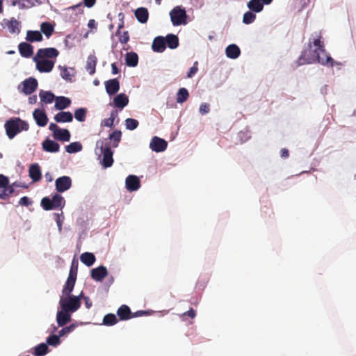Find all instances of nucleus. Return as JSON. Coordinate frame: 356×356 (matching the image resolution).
I'll list each match as a JSON object with an SVG mask.
<instances>
[{"instance_id": "obj_60", "label": "nucleus", "mask_w": 356, "mask_h": 356, "mask_svg": "<svg viewBox=\"0 0 356 356\" xmlns=\"http://www.w3.org/2000/svg\"><path fill=\"white\" fill-rule=\"evenodd\" d=\"M182 316H188L191 318H194L196 316V312L193 308H191L188 311L184 312L182 314Z\"/></svg>"}, {"instance_id": "obj_30", "label": "nucleus", "mask_w": 356, "mask_h": 356, "mask_svg": "<svg viewBox=\"0 0 356 356\" xmlns=\"http://www.w3.org/2000/svg\"><path fill=\"white\" fill-rule=\"evenodd\" d=\"M43 39L42 33L38 31H27L26 40L28 42H40Z\"/></svg>"}, {"instance_id": "obj_33", "label": "nucleus", "mask_w": 356, "mask_h": 356, "mask_svg": "<svg viewBox=\"0 0 356 356\" xmlns=\"http://www.w3.org/2000/svg\"><path fill=\"white\" fill-rule=\"evenodd\" d=\"M165 45L170 49H175L179 45V38L177 35L173 34H168L165 38Z\"/></svg>"}, {"instance_id": "obj_21", "label": "nucleus", "mask_w": 356, "mask_h": 356, "mask_svg": "<svg viewBox=\"0 0 356 356\" xmlns=\"http://www.w3.org/2000/svg\"><path fill=\"white\" fill-rule=\"evenodd\" d=\"M42 148L47 152H58L60 149V145L58 143L50 139H46L42 143Z\"/></svg>"}, {"instance_id": "obj_9", "label": "nucleus", "mask_w": 356, "mask_h": 356, "mask_svg": "<svg viewBox=\"0 0 356 356\" xmlns=\"http://www.w3.org/2000/svg\"><path fill=\"white\" fill-rule=\"evenodd\" d=\"M168 143L164 140L157 136H154L150 142L149 147L151 149L156 152H163L166 149Z\"/></svg>"}, {"instance_id": "obj_58", "label": "nucleus", "mask_w": 356, "mask_h": 356, "mask_svg": "<svg viewBox=\"0 0 356 356\" xmlns=\"http://www.w3.org/2000/svg\"><path fill=\"white\" fill-rule=\"evenodd\" d=\"M19 204L22 206H26L28 207L31 204V202L30 201L29 198L26 196H24L22 198H20L19 201Z\"/></svg>"}, {"instance_id": "obj_2", "label": "nucleus", "mask_w": 356, "mask_h": 356, "mask_svg": "<svg viewBox=\"0 0 356 356\" xmlns=\"http://www.w3.org/2000/svg\"><path fill=\"white\" fill-rule=\"evenodd\" d=\"M96 149L99 151V156H102L101 164L104 168H110L113 163V152L108 139H100L96 142Z\"/></svg>"}, {"instance_id": "obj_24", "label": "nucleus", "mask_w": 356, "mask_h": 356, "mask_svg": "<svg viewBox=\"0 0 356 356\" xmlns=\"http://www.w3.org/2000/svg\"><path fill=\"white\" fill-rule=\"evenodd\" d=\"M122 138V132L120 130H115L108 136V141L110 142L111 148H115L118 146Z\"/></svg>"}, {"instance_id": "obj_31", "label": "nucleus", "mask_w": 356, "mask_h": 356, "mask_svg": "<svg viewBox=\"0 0 356 356\" xmlns=\"http://www.w3.org/2000/svg\"><path fill=\"white\" fill-rule=\"evenodd\" d=\"M81 261L86 266L90 267L94 264L96 258L94 254L91 252H84L80 257Z\"/></svg>"}, {"instance_id": "obj_32", "label": "nucleus", "mask_w": 356, "mask_h": 356, "mask_svg": "<svg viewBox=\"0 0 356 356\" xmlns=\"http://www.w3.org/2000/svg\"><path fill=\"white\" fill-rule=\"evenodd\" d=\"M75 282L71 277L67 279L63 289L62 290V295L60 296H72L71 293L74 289Z\"/></svg>"}, {"instance_id": "obj_52", "label": "nucleus", "mask_w": 356, "mask_h": 356, "mask_svg": "<svg viewBox=\"0 0 356 356\" xmlns=\"http://www.w3.org/2000/svg\"><path fill=\"white\" fill-rule=\"evenodd\" d=\"M7 187H13L9 185L8 178L3 175H0V188L6 189Z\"/></svg>"}, {"instance_id": "obj_12", "label": "nucleus", "mask_w": 356, "mask_h": 356, "mask_svg": "<svg viewBox=\"0 0 356 356\" xmlns=\"http://www.w3.org/2000/svg\"><path fill=\"white\" fill-rule=\"evenodd\" d=\"M107 275L108 270L104 266L93 268L90 271L91 278L97 282H102Z\"/></svg>"}, {"instance_id": "obj_14", "label": "nucleus", "mask_w": 356, "mask_h": 356, "mask_svg": "<svg viewBox=\"0 0 356 356\" xmlns=\"http://www.w3.org/2000/svg\"><path fill=\"white\" fill-rule=\"evenodd\" d=\"M126 187L129 191H136L139 189L140 186V180L138 177L135 175H129L126 178Z\"/></svg>"}, {"instance_id": "obj_34", "label": "nucleus", "mask_w": 356, "mask_h": 356, "mask_svg": "<svg viewBox=\"0 0 356 356\" xmlns=\"http://www.w3.org/2000/svg\"><path fill=\"white\" fill-rule=\"evenodd\" d=\"M39 96L41 102L45 104H51L56 97L51 92L44 90H40Z\"/></svg>"}, {"instance_id": "obj_56", "label": "nucleus", "mask_w": 356, "mask_h": 356, "mask_svg": "<svg viewBox=\"0 0 356 356\" xmlns=\"http://www.w3.org/2000/svg\"><path fill=\"white\" fill-rule=\"evenodd\" d=\"M210 111V106L207 103H202L200 106V112L202 115L208 113Z\"/></svg>"}, {"instance_id": "obj_53", "label": "nucleus", "mask_w": 356, "mask_h": 356, "mask_svg": "<svg viewBox=\"0 0 356 356\" xmlns=\"http://www.w3.org/2000/svg\"><path fill=\"white\" fill-rule=\"evenodd\" d=\"M77 269H78V263L76 262V266L74 267V261H73L67 279H70L71 277L72 279H74V282H76Z\"/></svg>"}, {"instance_id": "obj_50", "label": "nucleus", "mask_w": 356, "mask_h": 356, "mask_svg": "<svg viewBox=\"0 0 356 356\" xmlns=\"http://www.w3.org/2000/svg\"><path fill=\"white\" fill-rule=\"evenodd\" d=\"M14 192L13 187H7L6 189L0 188V198L6 199Z\"/></svg>"}, {"instance_id": "obj_38", "label": "nucleus", "mask_w": 356, "mask_h": 356, "mask_svg": "<svg viewBox=\"0 0 356 356\" xmlns=\"http://www.w3.org/2000/svg\"><path fill=\"white\" fill-rule=\"evenodd\" d=\"M51 202L54 205V209L57 208H63L65 206V200L61 195L55 193L51 198Z\"/></svg>"}, {"instance_id": "obj_18", "label": "nucleus", "mask_w": 356, "mask_h": 356, "mask_svg": "<svg viewBox=\"0 0 356 356\" xmlns=\"http://www.w3.org/2000/svg\"><path fill=\"white\" fill-rule=\"evenodd\" d=\"M71 314L69 312H65L61 309L60 311L57 312L56 321L58 326H64L71 321Z\"/></svg>"}, {"instance_id": "obj_59", "label": "nucleus", "mask_w": 356, "mask_h": 356, "mask_svg": "<svg viewBox=\"0 0 356 356\" xmlns=\"http://www.w3.org/2000/svg\"><path fill=\"white\" fill-rule=\"evenodd\" d=\"M49 129L53 133V136H54L60 128H59L56 124L51 123Z\"/></svg>"}, {"instance_id": "obj_35", "label": "nucleus", "mask_w": 356, "mask_h": 356, "mask_svg": "<svg viewBox=\"0 0 356 356\" xmlns=\"http://www.w3.org/2000/svg\"><path fill=\"white\" fill-rule=\"evenodd\" d=\"M126 64L129 67H136L138 63V54L135 52H129L126 54Z\"/></svg>"}, {"instance_id": "obj_3", "label": "nucleus", "mask_w": 356, "mask_h": 356, "mask_svg": "<svg viewBox=\"0 0 356 356\" xmlns=\"http://www.w3.org/2000/svg\"><path fill=\"white\" fill-rule=\"evenodd\" d=\"M4 127L8 137L13 139L21 131H28L29 125L26 121L19 118H13L5 122Z\"/></svg>"}, {"instance_id": "obj_17", "label": "nucleus", "mask_w": 356, "mask_h": 356, "mask_svg": "<svg viewBox=\"0 0 356 356\" xmlns=\"http://www.w3.org/2000/svg\"><path fill=\"white\" fill-rule=\"evenodd\" d=\"M29 177L33 182L39 181L42 178L40 167L38 163L31 164L29 170Z\"/></svg>"}, {"instance_id": "obj_5", "label": "nucleus", "mask_w": 356, "mask_h": 356, "mask_svg": "<svg viewBox=\"0 0 356 356\" xmlns=\"http://www.w3.org/2000/svg\"><path fill=\"white\" fill-rule=\"evenodd\" d=\"M171 22L174 26L185 25L187 23V15L185 8L181 6L175 7L170 12Z\"/></svg>"}, {"instance_id": "obj_54", "label": "nucleus", "mask_w": 356, "mask_h": 356, "mask_svg": "<svg viewBox=\"0 0 356 356\" xmlns=\"http://www.w3.org/2000/svg\"><path fill=\"white\" fill-rule=\"evenodd\" d=\"M119 35V41L122 44H126L129 40V35L128 31H124L122 34H118Z\"/></svg>"}, {"instance_id": "obj_11", "label": "nucleus", "mask_w": 356, "mask_h": 356, "mask_svg": "<svg viewBox=\"0 0 356 356\" xmlns=\"http://www.w3.org/2000/svg\"><path fill=\"white\" fill-rule=\"evenodd\" d=\"M22 83L23 86L22 92L26 95L32 94L38 87L37 80L32 77L25 79Z\"/></svg>"}, {"instance_id": "obj_61", "label": "nucleus", "mask_w": 356, "mask_h": 356, "mask_svg": "<svg viewBox=\"0 0 356 356\" xmlns=\"http://www.w3.org/2000/svg\"><path fill=\"white\" fill-rule=\"evenodd\" d=\"M113 124H114V121L111 119V118H107V119H105L102 121V125L103 126H105V127H111L113 126Z\"/></svg>"}, {"instance_id": "obj_13", "label": "nucleus", "mask_w": 356, "mask_h": 356, "mask_svg": "<svg viewBox=\"0 0 356 356\" xmlns=\"http://www.w3.org/2000/svg\"><path fill=\"white\" fill-rule=\"evenodd\" d=\"M33 116L39 127H44L48 122L47 116L44 111L37 108L33 113Z\"/></svg>"}, {"instance_id": "obj_1", "label": "nucleus", "mask_w": 356, "mask_h": 356, "mask_svg": "<svg viewBox=\"0 0 356 356\" xmlns=\"http://www.w3.org/2000/svg\"><path fill=\"white\" fill-rule=\"evenodd\" d=\"M318 63L323 65L333 67L335 62L333 58L327 54L324 49V52H312V50H304L298 59V65Z\"/></svg>"}, {"instance_id": "obj_15", "label": "nucleus", "mask_w": 356, "mask_h": 356, "mask_svg": "<svg viewBox=\"0 0 356 356\" xmlns=\"http://www.w3.org/2000/svg\"><path fill=\"white\" fill-rule=\"evenodd\" d=\"M106 92L109 95L116 94L120 90V83L117 79H110L105 82Z\"/></svg>"}, {"instance_id": "obj_10", "label": "nucleus", "mask_w": 356, "mask_h": 356, "mask_svg": "<svg viewBox=\"0 0 356 356\" xmlns=\"http://www.w3.org/2000/svg\"><path fill=\"white\" fill-rule=\"evenodd\" d=\"M59 54V51L54 47L39 49L36 53L37 58H56Z\"/></svg>"}, {"instance_id": "obj_41", "label": "nucleus", "mask_w": 356, "mask_h": 356, "mask_svg": "<svg viewBox=\"0 0 356 356\" xmlns=\"http://www.w3.org/2000/svg\"><path fill=\"white\" fill-rule=\"evenodd\" d=\"M189 97V93L185 88L179 89L177 94V102L182 104L185 102Z\"/></svg>"}, {"instance_id": "obj_55", "label": "nucleus", "mask_w": 356, "mask_h": 356, "mask_svg": "<svg viewBox=\"0 0 356 356\" xmlns=\"http://www.w3.org/2000/svg\"><path fill=\"white\" fill-rule=\"evenodd\" d=\"M197 65H198V63L197 61H195L193 64V66H192L188 74H187V77L188 78H191L193 77L197 72L198 70V68H197Z\"/></svg>"}, {"instance_id": "obj_43", "label": "nucleus", "mask_w": 356, "mask_h": 356, "mask_svg": "<svg viewBox=\"0 0 356 356\" xmlns=\"http://www.w3.org/2000/svg\"><path fill=\"white\" fill-rule=\"evenodd\" d=\"M6 26L10 33H15L19 32V22L13 17L6 23Z\"/></svg>"}, {"instance_id": "obj_4", "label": "nucleus", "mask_w": 356, "mask_h": 356, "mask_svg": "<svg viewBox=\"0 0 356 356\" xmlns=\"http://www.w3.org/2000/svg\"><path fill=\"white\" fill-rule=\"evenodd\" d=\"M83 293H81L79 296H60L59 300V305L60 308L65 312H69L74 313L77 311L81 307V300Z\"/></svg>"}, {"instance_id": "obj_47", "label": "nucleus", "mask_w": 356, "mask_h": 356, "mask_svg": "<svg viewBox=\"0 0 356 356\" xmlns=\"http://www.w3.org/2000/svg\"><path fill=\"white\" fill-rule=\"evenodd\" d=\"M139 123L138 121L134 118H127L125 120V126L126 128L129 130H134L136 129Z\"/></svg>"}, {"instance_id": "obj_63", "label": "nucleus", "mask_w": 356, "mask_h": 356, "mask_svg": "<svg viewBox=\"0 0 356 356\" xmlns=\"http://www.w3.org/2000/svg\"><path fill=\"white\" fill-rule=\"evenodd\" d=\"M88 26L90 29H97V23L95 19H90L88 23Z\"/></svg>"}, {"instance_id": "obj_40", "label": "nucleus", "mask_w": 356, "mask_h": 356, "mask_svg": "<svg viewBox=\"0 0 356 356\" xmlns=\"http://www.w3.org/2000/svg\"><path fill=\"white\" fill-rule=\"evenodd\" d=\"M59 67L60 69V76L62 78L67 81H72L74 74L71 72H73L74 70L72 68L69 69L61 66H59Z\"/></svg>"}, {"instance_id": "obj_64", "label": "nucleus", "mask_w": 356, "mask_h": 356, "mask_svg": "<svg viewBox=\"0 0 356 356\" xmlns=\"http://www.w3.org/2000/svg\"><path fill=\"white\" fill-rule=\"evenodd\" d=\"M83 300H85L86 307L89 309L92 307V302L90 300L88 297H83Z\"/></svg>"}, {"instance_id": "obj_51", "label": "nucleus", "mask_w": 356, "mask_h": 356, "mask_svg": "<svg viewBox=\"0 0 356 356\" xmlns=\"http://www.w3.org/2000/svg\"><path fill=\"white\" fill-rule=\"evenodd\" d=\"M55 216V220L56 222L58 229L59 232H61L62 231V225L64 220V216L63 213L61 212L60 213H54Z\"/></svg>"}, {"instance_id": "obj_29", "label": "nucleus", "mask_w": 356, "mask_h": 356, "mask_svg": "<svg viewBox=\"0 0 356 356\" xmlns=\"http://www.w3.org/2000/svg\"><path fill=\"white\" fill-rule=\"evenodd\" d=\"M264 5L261 0H250L247 3V6L250 10L254 13H260L262 11Z\"/></svg>"}, {"instance_id": "obj_25", "label": "nucleus", "mask_w": 356, "mask_h": 356, "mask_svg": "<svg viewBox=\"0 0 356 356\" xmlns=\"http://www.w3.org/2000/svg\"><path fill=\"white\" fill-rule=\"evenodd\" d=\"M56 122H70L73 120V115L69 111H61L54 116Z\"/></svg>"}, {"instance_id": "obj_36", "label": "nucleus", "mask_w": 356, "mask_h": 356, "mask_svg": "<svg viewBox=\"0 0 356 356\" xmlns=\"http://www.w3.org/2000/svg\"><path fill=\"white\" fill-rule=\"evenodd\" d=\"M54 137L60 141L67 142L70 140V133L67 129H60Z\"/></svg>"}, {"instance_id": "obj_48", "label": "nucleus", "mask_w": 356, "mask_h": 356, "mask_svg": "<svg viewBox=\"0 0 356 356\" xmlns=\"http://www.w3.org/2000/svg\"><path fill=\"white\" fill-rule=\"evenodd\" d=\"M41 206L46 211L54 209V205L52 204L51 199L48 197H44L42 199Z\"/></svg>"}, {"instance_id": "obj_44", "label": "nucleus", "mask_w": 356, "mask_h": 356, "mask_svg": "<svg viewBox=\"0 0 356 356\" xmlns=\"http://www.w3.org/2000/svg\"><path fill=\"white\" fill-rule=\"evenodd\" d=\"M65 149L68 153H76L82 149V145L79 142H74L67 145Z\"/></svg>"}, {"instance_id": "obj_16", "label": "nucleus", "mask_w": 356, "mask_h": 356, "mask_svg": "<svg viewBox=\"0 0 356 356\" xmlns=\"http://www.w3.org/2000/svg\"><path fill=\"white\" fill-rule=\"evenodd\" d=\"M18 49L20 55L24 58H30L33 54V46L25 42L19 44Z\"/></svg>"}, {"instance_id": "obj_45", "label": "nucleus", "mask_w": 356, "mask_h": 356, "mask_svg": "<svg viewBox=\"0 0 356 356\" xmlns=\"http://www.w3.org/2000/svg\"><path fill=\"white\" fill-rule=\"evenodd\" d=\"M256 19L255 14L253 13L251 10L248 11L244 13L243 17V22L245 24H250L252 23Z\"/></svg>"}, {"instance_id": "obj_49", "label": "nucleus", "mask_w": 356, "mask_h": 356, "mask_svg": "<svg viewBox=\"0 0 356 356\" xmlns=\"http://www.w3.org/2000/svg\"><path fill=\"white\" fill-rule=\"evenodd\" d=\"M60 343V336L53 334L47 339V343L49 346H56Z\"/></svg>"}, {"instance_id": "obj_20", "label": "nucleus", "mask_w": 356, "mask_h": 356, "mask_svg": "<svg viewBox=\"0 0 356 356\" xmlns=\"http://www.w3.org/2000/svg\"><path fill=\"white\" fill-rule=\"evenodd\" d=\"M117 315L120 321H127L131 318V311L127 305H122L118 309Z\"/></svg>"}, {"instance_id": "obj_6", "label": "nucleus", "mask_w": 356, "mask_h": 356, "mask_svg": "<svg viewBox=\"0 0 356 356\" xmlns=\"http://www.w3.org/2000/svg\"><path fill=\"white\" fill-rule=\"evenodd\" d=\"M33 60L36 63V69L40 72H50L55 64L54 60L37 58L36 56L34 57Z\"/></svg>"}, {"instance_id": "obj_37", "label": "nucleus", "mask_w": 356, "mask_h": 356, "mask_svg": "<svg viewBox=\"0 0 356 356\" xmlns=\"http://www.w3.org/2000/svg\"><path fill=\"white\" fill-rule=\"evenodd\" d=\"M40 31L49 38L52 35L54 27L50 22H42L40 24Z\"/></svg>"}, {"instance_id": "obj_28", "label": "nucleus", "mask_w": 356, "mask_h": 356, "mask_svg": "<svg viewBox=\"0 0 356 356\" xmlns=\"http://www.w3.org/2000/svg\"><path fill=\"white\" fill-rule=\"evenodd\" d=\"M115 106L119 108H123L129 103L128 97L125 94H119L113 99Z\"/></svg>"}, {"instance_id": "obj_46", "label": "nucleus", "mask_w": 356, "mask_h": 356, "mask_svg": "<svg viewBox=\"0 0 356 356\" xmlns=\"http://www.w3.org/2000/svg\"><path fill=\"white\" fill-rule=\"evenodd\" d=\"M86 109L84 108H80L75 111L74 117L76 120L79 122H83L86 120Z\"/></svg>"}, {"instance_id": "obj_39", "label": "nucleus", "mask_w": 356, "mask_h": 356, "mask_svg": "<svg viewBox=\"0 0 356 356\" xmlns=\"http://www.w3.org/2000/svg\"><path fill=\"white\" fill-rule=\"evenodd\" d=\"M49 348L47 344L41 343L34 348L33 355L35 356H43L48 353Z\"/></svg>"}, {"instance_id": "obj_42", "label": "nucleus", "mask_w": 356, "mask_h": 356, "mask_svg": "<svg viewBox=\"0 0 356 356\" xmlns=\"http://www.w3.org/2000/svg\"><path fill=\"white\" fill-rule=\"evenodd\" d=\"M118 322V319L113 314H108L104 316L103 324L106 326H112Z\"/></svg>"}, {"instance_id": "obj_22", "label": "nucleus", "mask_w": 356, "mask_h": 356, "mask_svg": "<svg viewBox=\"0 0 356 356\" xmlns=\"http://www.w3.org/2000/svg\"><path fill=\"white\" fill-rule=\"evenodd\" d=\"M135 17L137 20L142 23H146L149 18V13L146 8L140 7L135 10Z\"/></svg>"}, {"instance_id": "obj_27", "label": "nucleus", "mask_w": 356, "mask_h": 356, "mask_svg": "<svg viewBox=\"0 0 356 356\" xmlns=\"http://www.w3.org/2000/svg\"><path fill=\"white\" fill-rule=\"evenodd\" d=\"M97 63V58L94 54L88 56L86 61V70L90 74H93L96 70V65Z\"/></svg>"}, {"instance_id": "obj_62", "label": "nucleus", "mask_w": 356, "mask_h": 356, "mask_svg": "<svg viewBox=\"0 0 356 356\" xmlns=\"http://www.w3.org/2000/svg\"><path fill=\"white\" fill-rule=\"evenodd\" d=\"M96 3V0H83L84 5L88 8L92 7Z\"/></svg>"}, {"instance_id": "obj_19", "label": "nucleus", "mask_w": 356, "mask_h": 356, "mask_svg": "<svg viewBox=\"0 0 356 356\" xmlns=\"http://www.w3.org/2000/svg\"><path fill=\"white\" fill-rule=\"evenodd\" d=\"M152 47L155 52H163L166 48L165 38L162 36L156 37L152 42Z\"/></svg>"}, {"instance_id": "obj_26", "label": "nucleus", "mask_w": 356, "mask_h": 356, "mask_svg": "<svg viewBox=\"0 0 356 356\" xmlns=\"http://www.w3.org/2000/svg\"><path fill=\"white\" fill-rule=\"evenodd\" d=\"M226 56L232 59L237 58L241 54L239 47L236 44H229L225 49Z\"/></svg>"}, {"instance_id": "obj_7", "label": "nucleus", "mask_w": 356, "mask_h": 356, "mask_svg": "<svg viewBox=\"0 0 356 356\" xmlns=\"http://www.w3.org/2000/svg\"><path fill=\"white\" fill-rule=\"evenodd\" d=\"M309 50H312V52H319L321 51L324 52V42L322 40V35L321 33L316 34L314 38H310L308 43Z\"/></svg>"}, {"instance_id": "obj_57", "label": "nucleus", "mask_w": 356, "mask_h": 356, "mask_svg": "<svg viewBox=\"0 0 356 356\" xmlns=\"http://www.w3.org/2000/svg\"><path fill=\"white\" fill-rule=\"evenodd\" d=\"M74 328V325H71L70 326H67V327H63L62 330H60L58 332V335L60 337H63L64 336L65 334L70 332Z\"/></svg>"}, {"instance_id": "obj_8", "label": "nucleus", "mask_w": 356, "mask_h": 356, "mask_svg": "<svg viewBox=\"0 0 356 356\" xmlns=\"http://www.w3.org/2000/svg\"><path fill=\"white\" fill-rule=\"evenodd\" d=\"M55 186L58 192L63 193L71 187L72 179L67 176L60 177L56 179Z\"/></svg>"}, {"instance_id": "obj_23", "label": "nucleus", "mask_w": 356, "mask_h": 356, "mask_svg": "<svg viewBox=\"0 0 356 356\" xmlns=\"http://www.w3.org/2000/svg\"><path fill=\"white\" fill-rule=\"evenodd\" d=\"M71 104V100L66 97L60 96L56 97L55 99V108L57 110H63L69 107Z\"/></svg>"}]
</instances>
